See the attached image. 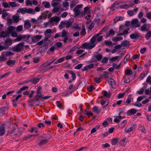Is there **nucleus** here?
Listing matches in <instances>:
<instances>
[{"label": "nucleus", "instance_id": "nucleus-1", "mask_svg": "<svg viewBox=\"0 0 151 151\" xmlns=\"http://www.w3.org/2000/svg\"><path fill=\"white\" fill-rule=\"evenodd\" d=\"M23 128L19 127L17 128H14L12 131H9L8 133L10 134H14V137H17L21 135L23 133Z\"/></svg>", "mask_w": 151, "mask_h": 151}, {"label": "nucleus", "instance_id": "nucleus-2", "mask_svg": "<svg viewBox=\"0 0 151 151\" xmlns=\"http://www.w3.org/2000/svg\"><path fill=\"white\" fill-rule=\"evenodd\" d=\"M24 42H21L17 45H15L12 49V50L16 52H18L22 50L24 48Z\"/></svg>", "mask_w": 151, "mask_h": 151}, {"label": "nucleus", "instance_id": "nucleus-3", "mask_svg": "<svg viewBox=\"0 0 151 151\" xmlns=\"http://www.w3.org/2000/svg\"><path fill=\"white\" fill-rule=\"evenodd\" d=\"M45 137H47L48 138H45V139H41L40 142L38 143V145H43L48 143L49 140L51 138L50 134H45L41 136V137L42 138H45Z\"/></svg>", "mask_w": 151, "mask_h": 151}, {"label": "nucleus", "instance_id": "nucleus-4", "mask_svg": "<svg viewBox=\"0 0 151 151\" xmlns=\"http://www.w3.org/2000/svg\"><path fill=\"white\" fill-rule=\"evenodd\" d=\"M15 27L12 26L9 27V28H8V31L6 32L5 35H0L1 37H5L6 36H8L10 33L13 32V31L15 30Z\"/></svg>", "mask_w": 151, "mask_h": 151}, {"label": "nucleus", "instance_id": "nucleus-5", "mask_svg": "<svg viewBox=\"0 0 151 151\" xmlns=\"http://www.w3.org/2000/svg\"><path fill=\"white\" fill-rule=\"evenodd\" d=\"M131 25L132 26L135 28L139 27L140 26V24L138 20L136 18L132 19V20Z\"/></svg>", "mask_w": 151, "mask_h": 151}, {"label": "nucleus", "instance_id": "nucleus-6", "mask_svg": "<svg viewBox=\"0 0 151 151\" xmlns=\"http://www.w3.org/2000/svg\"><path fill=\"white\" fill-rule=\"evenodd\" d=\"M42 35H36L31 37L32 41L34 43H36L42 39Z\"/></svg>", "mask_w": 151, "mask_h": 151}, {"label": "nucleus", "instance_id": "nucleus-7", "mask_svg": "<svg viewBox=\"0 0 151 151\" xmlns=\"http://www.w3.org/2000/svg\"><path fill=\"white\" fill-rule=\"evenodd\" d=\"M9 107L8 106L2 107L0 108V116H3L5 114V111L6 109L8 110Z\"/></svg>", "mask_w": 151, "mask_h": 151}, {"label": "nucleus", "instance_id": "nucleus-8", "mask_svg": "<svg viewBox=\"0 0 151 151\" xmlns=\"http://www.w3.org/2000/svg\"><path fill=\"white\" fill-rule=\"evenodd\" d=\"M60 20V19L58 17L55 16L51 18L49 20V22H58Z\"/></svg>", "mask_w": 151, "mask_h": 151}, {"label": "nucleus", "instance_id": "nucleus-9", "mask_svg": "<svg viewBox=\"0 0 151 151\" xmlns=\"http://www.w3.org/2000/svg\"><path fill=\"white\" fill-rule=\"evenodd\" d=\"M140 36V34L137 32H135V33L132 34L130 35V38L132 39H137Z\"/></svg>", "mask_w": 151, "mask_h": 151}, {"label": "nucleus", "instance_id": "nucleus-10", "mask_svg": "<svg viewBox=\"0 0 151 151\" xmlns=\"http://www.w3.org/2000/svg\"><path fill=\"white\" fill-rule=\"evenodd\" d=\"M138 10V8H137L134 9V10H128L127 11V13L128 15L130 16H133L134 13L136 14L137 11Z\"/></svg>", "mask_w": 151, "mask_h": 151}, {"label": "nucleus", "instance_id": "nucleus-11", "mask_svg": "<svg viewBox=\"0 0 151 151\" xmlns=\"http://www.w3.org/2000/svg\"><path fill=\"white\" fill-rule=\"evenodd\" d=\"M137 110H136L134 109H131L128 110L127 114L128 115L130 116L134 114L137 111Z\"/></svg>", "mask_w": 151, "mask_h": 151}, {"label": "nucleus", "instance_id": "nucleus-12", "mask_svg": "<svg viewBox=\"0 0 151 151\" xmlns=\"http://www.w3.org/2000/svg\"><path fill=\"white\" fill-rule=\"evenodd\" d=\"M101 34V33H98L93 36L90 40L91 43L92 44H94V43L96 41V38Z\"/></svg>", "mask_w": 151, "mask_h": 151}, {"label": "nucleus", "instance_id": "nucleus-13", "mask_svg": "<svg viewBox=\"0 0 151 151\" xmlns=\"http://www.w3.org/2000/svg\"><path fill=\"white\" fill-rule=\"evenodd\" d=\"M12 44V40L10 38H9L5 40L4 44L7 45V48H8L9 46L11 45Z\"/></svg>", "mask_w": 151, "mask_h": 151}, {"label": "nucleus", "instance_id": "nucleus-14", "mask_svg": "<svg viewBox=\"0 0 151 151\" xmlns=\"http://www.w3.org/2000/svg\"><path fill=\"white\" fill-rule=\"evenodd\" d=\"M121 44L122 46L128 47L129 46L130 43L129 41L126 40L122 42Z\"/></svg>", "mask_w": 151, "mask_h": 151}, {"label": "nucleus", "instance_id": "nucleus-15", "mask_svg": "<svg viewBox=\"0 0 151 151\" xmlns=\"http://www.w3.org/2000/svg\"><path fill=\"white\" fill-rule=\"evenodd\" d=\"M109 83L112 87L114 88L115 87L116 83L113 79H110L109 81Z\"/></svg>", "mask_w": 151, "mask_h": 151}, {"label": "nucleus", "instance_id": "nucleus-16", "mask_svg": "<svg viewBox=\"0 0 151 151\" xmlns=\"http://www.w3.org/2000/svg\"><path fill=\"white\" fill-rule=\"evenodd\" d=\"M47 15L45 12L41 13V15L38 18L39 20H42V19H45L47 18Z\"/></svg>", "mask_w": 151, "mask_h": 151}, {"label": "nucleus", "instance_id": "nucleus-17", "mask_svg": "<svg viewBox=\"0 0 151 151\" xmlns=\"http://www.w3.org/2000/svg\"><path fill=\"white\" fill-rule=\"evenodd\" d=\"M16 63V61L14 60H8L6 63L7 65L10 66L12 67Z\"/></svg>", "mask_w": 151, "mask_h": 151}, {"label": "nucleus", "instance_id": "nucleus-18", "mask_svg": "<svg viewBox=\"0 0 151 151\" xmlns=\"http://www.w3.org/2000/svg\"><path fill=\"white\" fill-rule=\"evenodd\" d=\"M109 102V101L108 99H106L105 101L101 100V104L103 106H105L104 107H103V108H104L108 105Z\"/></svg>", "mask_w": 151, "mask_h": 151}, {"label": "nucleus", "instance_id": "nucleus-19", "mask_svg": "<svg viewBox=\"0 0 151 151\" xmlns=\"http://www.w3.org/2000/svg\"><path fill=\"white\" fill-rule=\"evenodd\" d=\"M40 79L38 78H33L31 80L29 81L34 84H36L39 81Z\"/></svg>", "mask_w": 151, "mask_h": 151}, {"label": "nucleus", "instance_id": "nucleus-20", "mask_svg": "<svg viewBox=\"0 0 151 151\" xmlns=\"http://www.w3.org/2000/svg\"><path fill=\"white\" fill-rule=\"evenodd\" d=\"M31 25L29 20L26 21L25 22L24 27L25 28H29L30 27Z\"/></svg>", "mask_w": 151, "mask_h": 151}, {"label": "nucleus", "instance_id": "nucleus-21", "mask_svg": "<svg viewBox=\"0 0 151 151\" xmlns=\"http://www.w3.org/2000/svg\"><path fill=\"white\" fill-rule=\"evenodd\" d=\"M5 127L4 126H0V136H2L5 133Z\"/></svg>", "mask_w": 151, "mask_h": 151}, {"label": "nucleus", "instance_id": "nucleus-22", "mask_svg": "<svg viewBox=\"0 0 151 151\" xmlns=\"http://www.w3.org/2000/svg\"><path fill=\"white\" fill-rule=\"evenodd\" d=\"M26 8L19 9L17 11V13L21 12L22 14H24L26 13Z\"/></svg>", "mask_w": 151, "mask_h": 151}, {"label": "nucleus", "instance_id": "nucleus-23", "mask_svg": "<svg viewBox=\"0 0 151 151\" xmlns=\"http://www.w3.org/2000/svg\"><path fill=\"white\" fill-rule=\"evenodd\" d=\"M134 127L133 126H131L129 128L127 129L126 128L124 129L125 132L128 133L130 132H132L134 129Z\"/></svg>", "mask_w": 151, "mask_h": 151}, {"label": "nucleus", "instance_id": "nucleus-24", "mask_svg": "<svg viewBox=\"0 0 151 151\" xmlns=\"http://www.w3.org/2000/svg\"><path fill=\"white\" fill-rule=\"evenodd\" d=\"M26 13L28 14H35V12L33 9L32 8H29L28 9L26 8Z\"/></svg>", "mask_w": 151, "mask_h": 151}, {"label": "nucleus", "instance_id": "nucleus-25", "mask_svg": "<svg viewBox=\"0 0 151 151\" xmlns=\"http://www.w3.org/2000/svg\"><path fill=\"white\" fill-rule=\"evenodd\" d=\"M3 55H4L5 56L6 55L7 57H8L10 56H12L14 55V53L10 51H7L3 52Z\"/></svg>", "mask_w": 151, "mask_h": 151}, {"label": "nucleus", "instance_id": "nucleus-26", "mask_svg": "<svg viewBox=\"0 0 151 151\" xmlns=\"http://www.w3.org/2000/svg\"><path fill=\"white\" fill-rule=\"evenodd\" d=\"M42 5L45 8H49L50 7V3L48 2H43Z\"/></svg>", "mask_w": 151, "mask_h": 151}, {"label": "nucleus", "instance_id": "nucleus-27", "mask_svg": "<svg viewBox=\"0 0 151 151\" xmlns=\"http://www.w3.org/2000/svg\"><path fill=\"white\" fill-rule=\"evenodd\" d=\"M31 21L32 22L35 23L36 24H38L42 22V20H39L38 18L37 20L34 18H32L31 19Z\"/></svg>", "mask_w": 151, "mask_h": 151}, {"label": "nucleus", "instance_id": "nucleus-28", "mask_svg": "<svg viewBox=\"0 0 151 151\" xmlns=\"http://www.w3.org/2000/svg\"><path fill=\"white\" fill-rule=\"evenodd\" d=\"M73 11L74 12V14L76 16H78L80 15V12L79 10L74 8L73 9Z\"/></svg>", "mask_w": 151, "mask_h": 151}, {"label": "nucleus", "instance_id": "nucleus-29", "mask_svg": "<svg viewBox=\"0 0 151 151\" xmlns=\"http://www.w3.org/2000/svg\"><path fill=\"white\" fill-rule=\"evenodd\" d=\"M31 37V35H24L22 36V40L24 41H26L29 40V38Z\"/></svg>", "mask_w": 151, "mask_h": 151}, {"label": "nucleus", "instance_id": "nucleus-30", "mask_svg": "<svg viewBox=\"0 0 151 151\" xmlns=\"http://www.w3.org/2000/svg\"><path fill=\"white\" fill-rule=\"evenodd\" d=\"M119 139L117 138L113 139H112L111 144L112 145H116L119 141Z\"/></svg>", "mask_w": 151, "mask_h": 151}, {"label": "nucleus", "instance_id": "nucleus-31", "mask_svg": "<svg viewBox=\"0 0 151 151\" xmlns=\"http://www.w3.org/2000/svg\"><path fill=\"white\" fill-rule=\"evenodd\" d=\"M92 110L93 112L95 113H96L97 114H99L100 112V110L99 109V108L97 106H94Z\"/></svg>", "mask_w": 151, "mask_h": 151}, {"label": "nucleus", "instance_id": "nucleus-32", "mask_svg": "<svg viewBox=\"0 0 151 151\" xmlns=\"http://www.w3.org/2000/svg\"><path fill=\"white\" fill-rule=\"evenodd\" d=\"M146 24H144L141 27L140 30L142 31H148V30L146 28Z\"/></svg>", "mask_w": 151, "mask_h": 151}, {"label": "nucleus", "instance_id": "nucleus-33", "mask_svg": "<svg viewBox=\"0 0 151 151\" xmlns=\"http://www.w3.org/2000/svg\"><path fill=\"white\" fill-rule=\"evenodd\" d=\"M19 17L14 15L12 17L13 19L14 20V22L15 23H17L19 21Z\"/></svg>", "mask_w": 151, "mask_h": 151}, {"label": "nucleus", "instance_id": "nucleus-34", "mask_svg": "<svg viewBox=\"0 0 151 151\" xmlns=\"http://www.w3.org/2000/svg\"><path fill=\"white\" fill-rule=\"evenodd\" d=\"M7 45L4 44V46L1 45V43H0V51H1L3 50H6L8 49L7 48Z\"/></svg>", "mask_w": 151, "mask_h": 151}, {"label": "nucleus", "instance_id": "nucleus-35", "mask_svg": "<svg viewBox=\"0 0 151 151\" xmlns=\"http://www.w3.org/2000/svg\"><path fill=\"white\" fill-rule=\"evenodd\" d=\"M35 101H39L40 100V99L41 98H42V95H39L38 94H37L35 96Z\"/></svg>", "mask_w": 151, "mask_h": 151}, {"label": "nucleus", "instance_id": "nucleus-36", "mask_svg": "<svg viewBox=\"0 0 151 151\" xmlns=\"http://www.w3.org/2000/svg\"><path fill=\"white\" fill-rule=\"evenodd\" d=\"M145 37L148 40L151 37V31H150L147 32L145 36Z\"/></svg>", "mask_w": 151, "mask_h": 151}, {"label": "nucleus", "instance_id": "nucleus-37", "mask_svg": "<svg viewBox=\"0 0 151 151\" xmlns=\"http://www.w3.org/2000/svg\"><path fill=\"white\" fill-rule=\"evenodd\" d=\"M102 57L103 56L102 55L98 54L95 56V58L97 59L98 61H100L101 60Z\"/></svg>", "mask_w": 151, "mask_h": 151}, {"label": "nucleus", "instance_id": "nucleus-38", "mask_svg": "<svg viewBox=\"0 0 151 151\" xmlns=\"http://www.w3.org/2000/svg\"><path fill=\"white\" fill-rule=\"evenodd\" d=\"M96 45V44H92V43H88V49H91L94 47Z\"/></svg>", "mask_w": 151, "mask_h": 151}, {"label": "nucleus", "instance_id": "nucleus-39", "mask_svg": "<svg viewBox=\"0 0 151 151\" xmlns=\"http://www.w3.org/2000/svg\"><path fill=\"white\" fill-rule=\"evenodd\" d=\"M69 73L71 74L72 77V80L74 81L76 78V75L75 73L73 71H69Z\"/></svg>", "mask_w": 151, "mask_h": 151}, {"label": "nucleus", "instance_id": "nucleus-40", "mask_svg": "<svg viewBox=\"0 0 151 151\" xmlns=\"http://www.w3.org/2000/svg\"><path fill=\"white\" fill-rule=\"evenodd\" d=\"M132 71L131 70L127 69L125 73V74L127 75H130L132 74Z\"/></svg>", "mask_w": 151, "mask_h": 151}, {"label": "nucleus", "instance_id": "nucleus-41", "mask_svg": "<svg viewBox=\"0 0 151 151\" xmlns=\"http://www.w3.org/2000/svg\"><path fill=\"white\" fill-rule=\"evenodd\" d=\"M72 24V22L70 21H68L66 22V27L68 28L70 27Z\"/></svg>", "mask_w": 151, "mask_h": 151}, {"label": "nucleus", "instance_id": "nucleus-42", "mask_svg": "<svg viewBox=\"0 0 151 151\" xmlns=\"http://www.w3.org/2000/svg\"><path fill=\"white\" fill-rule=\"evenodd\" d=\"M67 32L65 29H63L61 33V37H64L67 36Z\"/></svg>", "mask_w": 151, "mask_h": 151}, {"label": "nucleus", "instance_id": "nucleus-43", "mask_svg": "<svg viewBox=\"0 0 151 151\" xmlns=\"http://www.w3.org/2000/svg\"><path fill=\"white\" fill-rule=\"evenodd\" d=\"M81 48L83 49H88V43L86 42L83 44L81 46Z\"/></svg>", "mask_w": 151, "mask_h": 151}, {"label": "nucleus", "instance_id": "nucleus-44", "mask_svg": "<svg viewBox=\"0 0 151 151\" xmlns=\"http://www.w3.org/2000/svg\"><path fill=\"white\" fill-rule=\"evenodd\" d=\"M123 39V38L122 37H117L114 39H113L112 40L113 41L116 42L118 41H120L121 40H122Z\"/></svg>", "mask_w": 151, "mask_h": 151}, {"label": "nucleus", "instance_id": "nucleus-45", "mask_svg": "<svg viewBox=\"0 0 151 151\" xmlns=\"http://www.w3.org/2000/svg\"><path fill=\"white\" fill-rule=\"evenodd\" d=\"M6 57L4 55H3V52L1 53V55L0 56V62L6 60Z\"/></svg>", "mask_w": 151, "mask_h": 151}, {"label": "nucleus", "instance_id": "nucleus-46", "mask_svg": "<svg viewBox=\"0 0 151 151\" xmlns=\"http://www.w3.org/2000/svg\"><path fill=\"white\" fill-rule=\"evenodd\" d=\"M104 42L106 45L107 46H111L112 45V42L110 41H109L107 40H105L104 41Z\"/></svg>", "mask_w": 151, "mask_h": 151}, {"label": "nucleus", "instance_id": "nucleus-47", "mask_svg": "<svg viewBox=\"0 0 151 151\" xmlns=\"http://www.w3.org/2000/svg\"><path fill=\"white\" fill-rule=\"evenodd\" d=\"M131 95H129L128 96L127 98V99L126 102L128 104H129L131 102Z\"/></svg>", "mask_w": 151, "mask_h": 151}, {"label": "nucleus", "instance_id": "nucleus-48", "mask_svg": "<svg viewBox=\"0 0 151 151\" xmlns=\"http://www.w3.org/2000/svg\"><path fill=\"white\" fill-rule=\"evenodd\" d=\"M59 9L60 8L58 7H54L52 9V12L53 13H55L58 12Z\"/></svg>", "mask_w": 151, "mask_h": 151}, {"label": "nucleus", "instance_id": "nucleus-49", "mask_svg": "<svg viewBox=\"0 0 151 151\" xmlns=\"http://www.w3.org/2000/svg\"><path fill=\"white\" fill-rule=\"evenodd\" d=\"M22 26L20 25L18 26L16 29V31L18 32L21 31L22 30Z\"/></svg>", "mask_w": 151, "mask_h": 151}, {"label": "nucleus", "instance_id": "nucleus-50", "mask_svg": "<svg viewBox=\"0 0 151 151\" xmlns=\"http://www.w3.org/2000/svg\"><path fill=\"white\" fill-rule=\"evenodd\" d=\"M119 58H121V57L120 56H117L114 57H113L110 59V60L111 61H114L118 59Z\"/></svg>", "mask_w": 151, "mask_h": 151}, {"label": "nucleus", "instance_id": "nucleus-51", "mask_svg": "<svg viewBox=\"0 0 151 151\" xmlns=\"http://www.w3.org/2000/svg\"><path fill=\"white\" fill-rule=\"evenodd\" d=\"M130 6L129 5H128V4H125L124 5H121L120 6V8H123V9H127Z\"/></svg>", "mask_w": 151, "mask_h": 151}, {"label": "nucleus", "instance_id": "nucleus-52", "mask_svg": "<svg viewBox=\"0 0 151 151\" xmlns=\"http://www.w3.org/2000/svg\"><path fill=\"white\" fill-rule=\"evenodd\" d=\"M37 126L39 128H40L44 127H45L44 124L42 122H40L38 123L37 125Z\"/></svg>", "mask_w": 151, "mask_h": 151}, {"label": "nucleus", "instance_id": "nucleus-53", "mask_svg": "<svg viewBox=\"0 0 151 151\" xmlns=\"http://www.w3.org/2000/svg\"><path fill=\"white\" fill-rule=\"evenodd\" d=\"M81 35H85L86 33V29L84 27H83L82 29V31L81 32Z\"/></svg>", "mask_w": 151, "mask_h": 151}, {"label": "nucleus", "instance_id": "nucleus-54", "mask_svg": "<svg viewBox=\"0 0 151 151\" xmlns=\"http://www.w3.org/2000/svg\"><path fill=\"white\" fill-rule=\"evenodd\" d=\"M10 73L11 72L7 73H5L2 76H0V79L10 75Z\"/></svg>", "mask_w": 151, "mask_h": 151}, {"label": "nucleus", "instance_id": "nucleus-55", "mask_svg": "<svg viewBox=\"0 0 151 151\" xmlns=\"http://www.w3.org/2000/svg\"><path fill=\"white\" fill-rule=\"evenodd\" d=\"M108 60V58L106 57H105L102 59L101 62L104 63H105L107 62Z\"/></svg>", "mask_w": 151, "mask_h": 151}, {"label": "nucleus", "instance_id": "nucleus-56", "mask_svg": "<svg viewBox=\"0 0 151 151\" xmlns=\"http://www.w3.org/2000/svg\"><path fill=\"white\" fill-rule=\"evenodd\" d=\"M114 35V31L113 29H111L109 31V34L108 36H107L108 37L110 36V35H111L112 36Z\"/></svg>", "mask_w": 151, "mask_h": 151}, {"label": "nucleus", "instance_id": "nucleus-57", "mask_svg": "<svg viewBox=\"0 0 151 151\" xmlns=\"http://www.w3.org/2000/svg\"><path fill=\"white\" fill-rule=\"evenodd\" d=\"M62 43L60 42H58L56 43V45L58 48H61L62 47Z\"/></svg>", "mask_w": 151, "mask_h": 151}, {"label": "nucleus", "instance_id": "nucleus-58", "mask_svg": "<svg viewBox=\"0 0 151 151\" xmlns=\"http://www.w3.org/2000/svg\"><path fill=\"white\" fill-rule=\"evenodd\" d=\"M83 66V65L82 64H80L76 66L75 67V69H79L81 67H82Z\"/></svg>", "mask_w": 151, "mask_h": 151}, {"label": "nucleus", "instance_id": "nucleus-59", "mask_svg": "<svg viewBox=\"0 0 151 151\" xmlns=\"http://www.w3.org/2000/svg\"><path fill=\"white\" fill-rule=\"evenodd\" d=\"M17 37V38L15 39V41H19L21 40L22 39V36H18Z\"/></svg>", "mask_w": 151, "mask_h": 151}, {"label": "nucleus", "instance_id": "nucleus-60", "mask_svg": "<svg viewBox=\"0 0 151 151\" xmlns=\"http://www.w3.org/2000/svg\"><path fill=\"white\" fill-rule=\"evenodd\" d=\"M104 78H108L109 77V73L108 72L105 71L104 72V74H103Z\"/></svg>", "mask_w": 151, "mask_h": 151}, {"label": "nucleus", "instance_id": "nucleus-61", "mask_svg": "<svg viewBox=\"0 0 151 151\" xmlns=\"http://www.w3.org/2000/svg\"><path fill=\"white\" fill-rule=\"evenodd\" d=\"M69 3L68 2H65L63 3V6L65 7H68L69 6Z\"/></svg>", "mask_w": 151, "mask_h": 151}, {"label": "nucleus", "instance_id": "nucleus-62", "mask_svg": "<svg viewBox=\"0 0 151 151\" xmlns=\"http://www.w3.org/2000/svg\"><path fill=\"white\" fill-rule=\"evenodd\" d=\"M121 120V119L118 116H117L116 118L114 119V122L115 123L119 122Z\"/></svg>", "mask_w": 151, "mask_h": 151}, {"label": "nucleus", "instance_id": "nucleus-63", "mask_svg": "<svg viewBox=\"0 0 151 151\" xmlns=\"http://www.w3.org/2000/svg\"><path fill=\"white\" fill-rule=\"evenodd\" d=\"M95 89V88H93V85H91L88 88V90L89 92H91L93 89Z\"/></svg>", "mask_w": 151, "mask_h": 151}, {"label": "nucleus", "instance_id": "nucleus-64", "mask_svg": "<svg viewBox=\"0 0 151 151\" xmlns=\"http://www.w3.org/2000/svg\"><path fill=\"white\" fill-rule=\"evenodd\" d=\"M146 81L150 84H151V76H149L147 78Z\"/></svg>", "mask_w": 151, "mask_h": 151}]
</instances>
